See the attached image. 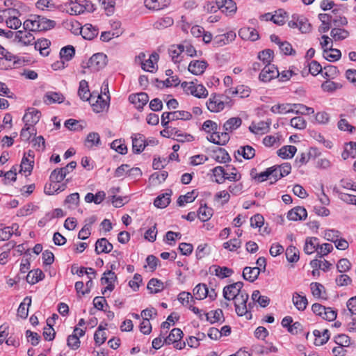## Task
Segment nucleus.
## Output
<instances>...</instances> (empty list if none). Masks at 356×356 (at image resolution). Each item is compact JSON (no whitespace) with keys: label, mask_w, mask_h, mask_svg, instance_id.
Returning a JSON list of instances; mask_svg holds the SVG:
<instances>
[{"label":"nucleus","mask_w":356,"mask_h":356,"mask_svg":"<svg viewBox=\"0 0 356 356\" xmlns=\"http://www.w3.org/2000/svg\"><path fill=\"white\" fill-rule=\"evenodd\" d=\"M168 177V172L163 171L161 172H154L149 177V181L153 185H157L164 181Z\"/></svg>","instance_id":"obj_63"},{"label":"nucleus","mask_w":356,"mask_h":356,"mask_svg":"<svg viewBox=\"0 0 356 356\" xmlns=\"http://www.w3.org/2000/svg\"><path fill=\"white\" fill-rule=\"evenodd\" d=\"M248 298V294L245 291H243L241 294L234 299L235 311L238 316H243L253 307L254 303L250 302L247 305Z\"/></svg>","instance_id":"obj_4"},{"label":"nucleus","mask_w":356,"mask_h":356,"mask_svg":"<svg viewBox=\"0 0 356 356\" xmlns=\"http://www.w3.org/2000/svg\"><path fill=\"white\" fill-rule=\"evenodd\" d=\"M183 336V332L179 328H174L171 330L169 335L164 339V342L167 344L174 343L179 341Z\"/></svg>","instance_id":"obj_47"},{"label":"nucleus","mask_w":356,"mask_h":356,"mask_svg":"<svg viewBox=\"0 0 356 356\" xmlns=\"http://www.w3.org/2000/svg\"><path fill=\"white\" fill-rule=\"evenodd\" d=\"M35 49L36 50H39L41 55L44 56H47L49 54V48L51 45V42L49 40L46 38H40L38 39L36 42H34Z\"/></svg>","instance_id":"obj_28"},{"label":"nucleus","mask_w":356,"mask_h":356,"mask_svg":"<svg viewBox=\"0 0 356 356\" xmlns=\"http://www.w3.org/2000/svg\"><path fill=\"white\" fill-rule=\"evenodd\" d=\"M330 35L334 41H340L347 38L349 35V32L344 29L334 27L332 29Z\"/></svg>","instance_id":"obj_49"},{"label":"nucleus","mask_w":356,"mask_h":356,"mask_svg":"<svg viewBox=\"0 0 356 356\" xmlns=\"http://www.w3.org/2000/svg\"><path fill=\"white\" fill-rule=\"evenodd\" d=\"M194 300H204L208 295V287L205 284L200 283L193 289Z\"/></svg>","instance_id":"obj_35"},{"label":"nucleus","mask_w":356,"mask_h":356,"mask_svg":"<svg viewBox=\"0 0 356 356\" xmlns=\"http://www.w3.org/2000/svg\"><path fill=\"white\" fill-rule=\"evenodd\" d=\"M213 176L216 177L215 181L218 184H223L225 181L226 170L222 166H216L212 169Z\"/></svg>","instance_id":"obj_58"},{"label":"nucleus","mask_w":356,"mask_h":356,"mask_svg":"<svg viewBox=\"0 0 356 356\" xmlns=\"http://www.w3.org/2000/svg\"><path fill=\"white\" fill-rule=\"evenodd\" d=\"M64 99L65 97L63 94L58 92L49 91L44 96V102L47 104L61 103Z\"/></svg>","instance_id":"obj_29"},{"label":"nucleus","mask_w":356,"mask_h":356,"mask_svg":"<svg viewBox=\"0 0 356 356\" xmlns=\"http://www.w3.org/2000/svg\"><path fill=\"white\" fill-rule=\"evenodd\" d=\"M296 22H298V28L302 33H309L311 31V24L308 19L303 15H298Z\"/></svg>","instance_id":"obj_56"},{"label":"nucleus","mask_w":356,"mask_h":356,"mask_svg":"<svg viewBox=\"0 0 356 356\" xmlns=\"http://www.w3.org/2000/svg\"><path fill=\"white\" fill-rule=\"evenodd\" d=\"M292 301L294 306L299 311H304L308 305L306 296H301L298 293H293Z\"/></svg>","instance_id":"obj_38"},{"label":"nucleus","mask_w":356,"mask_h":356,"mask_svg":"<svg viewBox=\"0 0 356 356\" xmlns=\"http://www.w3.org/2000/svg\"><path fill=\"white\" fill-rule=\"evenodd\" d=\"M310 289L312 295L316 298L326 299L327 298L323 295L325 294V287L323 284L318 282H312L310 284Z\"/></svg>","instance_id":"obj_45"},{"label":"nucleus","mask_w":356,"mask_h":356,"mask_svg":"<svg viewBox=\"0 0 356 356\" xmlns=\"http://www.w3.org/2000/svg\"><path fill=\"white\" fill-rule=\"evenodd\" d=\"M132 150L134 154L141 153L145 147L147 146L145 143V137L141 134H134L131 136Z\"/></svg>","instance_id":"obj_14"},{"label":"nucleus","mask_w":356,"mask_h":356,"mask_svg":"<svg viewBox=\"0 0 356 356\" xmlns=\"http://www.w3.org/2000/svg\"><path fill=\"white\" fill-rule=\"evenodd\" d=\"M243 286V283L242 282H237L225 286L223 289V297L227 300H234L243 291L241 290Z\"/></svg>","instance_id":"obj_7"},{"label":"nucleus","mask_w":356,"mask_h":356,"mask_svg":"<svg viewBox=\"0 0 356 356\" xmlns=\"http://www.w3.org/2000/svg\"><path fill=\"white\" fill-rule=\"evenodd\" d=\"M31 305V298L26 296L20 303L17 309V316L23 319H26L29 315V307Z\"/></svg>","instance_id":"obj_36"},{"label":"nucleus","mask_w":356,"mask_h":356,"mask_svg":"<svg viewBox=\"0 0 356 356\" xmlns=\"http://www.w3.org/2000/svg\"><path fill=\"white\" fill-rule=\"evenodd\" d=\"M27 30L28 29L16 31L14 40L22 43L23 45H30L33 44L35 37L31 32L27 31Z\"/></svg>","instance_id":"obj_17"},{"label":"nucleus","mask_w":356,"mask_h":356,"mask_svg":"<svg viewBox=\"0 0 356 356\" xmlns=\"http://www.w3.org/2000/svg\"><path fill=\"white\" fill-rule=\"evenodd\" d=\"M268 124L264 122H259L257 124H252L249 130L254 134H264L268 130Z\"/></svg>","instance_id":"obj_50"},{"label":"nucleus","mask_w":356,"mask_h":356,"mask_svg":"<svg viewBox=\"0 0 356 356\" xmlns=\"http://www.w3.org/2000/svg\"><path fill=\"white\" fill-rule=\"evenodd\" d=\"M228 94L232 95H238L241 98L247 97L250 94V89L243 85L238 86L236 88H230L228 90Z\"/></svg>","instance_id":"obj_51"},{"label":"nucleus","mask_w":356,"mask_h":356,"mask_svg":"<svg viewBox=\"0 0 356 356\" xmlns=\"http://www.w3.org/2000/svg\"><path fill=\"white\" fill-rule=\"evenodd\" d=\"M36 134V130L34 127H30L24 124V127L21 130L20 138L24 141H29L32 135Z\"/></svg>","instance_id":"obj_62"},{"label":"nucleus","mask_w":356,"mask_h":356,"mask_svg":"<svg viewBox=\"0 0 356 356\" xmlns=\"http://www.w3.org/2000/svg\"><path fill=\"white\" fill-rule=\"evenodd\" d=\"M214 269V274L216 276L218 277L220 279H224L231 276L234 271L232 269L223 266L220 267L219 266H212L210 269Z\"/></svg>","instance_id":"obj_48"},{"label":"nucleus","mask_w":356,"mask_h":356,"mask_svg":"<svg viewBox=\"0 0 356 356\" xmlns=\"http://www.w3.org/2000/svg\"><path fill=\"white\" fill-rule=\"evenodd\" d=\"M318 247V239L316 237H308L305 240L304 252L307 254H311L315 252H317Z\"/></svg>","instance_id":"obj_31"},{"label":"nucleus","mask_w":356,"mask_h":356,"mask_svg":"<svg viewBox=\"0 0 356 356\" xmlns=\"http://www.w3.org/2000/svg\"><path fill=\"white\" fill-rule=\"evenodd\" d=\"M242 124V120L239 117H233L228 119L223 124V131L222 133H227L229 135V133L233 132Z\"/></svg>","instance_id":"obj_22"},{"label":"nucleus","mask_w":356,"mask_h":356,"mask_svg":"<svg viewBox=\"0 0 356 356\" xmlns=\"http://www.w3.org/2000/svg\"><path fill=\"white\" fill-rule=\"evenodd\" d=\"M197 197V192L196 190H193L184 195H180L178 197L177 202L179 207H183L186 203L193 202Z\"/></svg>","instance_id":"obj_43"},{"label":"nucleus","mask_w":356,"mask_h":356,"mask_svg":"<svg viewBox=\"0 0 356 356\" xmlns=\"http://www.w3.org/2000/svg\"><path fill=\"white\" fill-rule=\"evenodd\" d=\"M129 101L134 104L135 107L141 111L144 106L146 105L149 101V96L145 92H140L138 94H131L129 96Z\"/></svg>","instance_id":"obj_13"},{"label":"nucleus","mask_w":356,"mask_h":356,"mask_svg":"<svg viewBox=\"0 0 356 356\" xmlns=\"http://www.w3.org/2000/svg\"><path fill=\"white\" fill-rule=\"evenodd\" d=\"M147 288L149 291L150 293H157L164 289V285L161 280L156 278H152L148 282Z\"/></svg>","instance_id":"obj_42"},{"label":"nucleus","mask_w":356,"mask_h":356,"mask_svg":"<svg viewBox=\"0 0 356 356\" xmlns=\"http://www.w3.org/2000/svg\"><path fill=\"white\" fill-rule=\"evenodd\" d=\"M166 116H169L170 118L172 119V120H190L192 118V114L186 111H175L172 112H169L166 114Z\"/></svg>","instance_id":"obj_41"},{"label":"nucleus","mask_w":356,"mask_h":356,"mask_svg":"<svg viewBox=\"0 0 356 356\" xmlns=\"http://www.w3.org/2000/svg\"><path fill=\"white\" fill-rule=\"evenodd\" d=\"M44 278V274L42 270L37 268L29 272L26 281L31 284H35Z\"/></svg>","instance_id":"obj_37"},{"label":"nucleus","mask_w":356,"mask_h":356,"mask_svg":"<svg viewBox=\"0 0 356 356\" xmlns=\"http://www.w3.org/2000/svg\"><path fill=\"white\" fill-rule=\"evenodd\" d=\"M238 35L245 40L256 41L259 39L257 31L252 27H243L238 31Z\"/></svg>","instance_id":"obj_20"},{"label":"nucleus","mask_w":356,"mask_h":356,"mask_svg":"<svg viewBox=\"0 0 356 356\" xmlns=\"http://www.w3.org/2000/svg\"><path fill=\"white\" fill-rule=\"evenodd\" d=\"M101 145L99 134L97 132H90L88 134L85 140V146L88 148L98 147Z\"/></svg>","instance_id":"obj_40"},{"label":"nucleus","mask_w":356,"mask_h":356,"mask_svg":"<svg viewBox=\"0 0 356 356\" xmlns=\"http://www.w3.org/2000/svg\"><path fill=\"white\" fill-rule=\"evenodd\" d=\"M78 95L83 101L90 102L91 99H95V92L91 93L89 90L88 83L86 80L79 82Z\"/></svg>","instance_id":"obj_18"},{"label":"nucleus","mask_w":356,"mask_h":356,"mask_svg":"<svg viewBox=\"0 0 356 356\" xmlns=\"http://www.w3.org/2000/svg\"><path fill=\"white\" fill-rule=\"evenodd\" d=\"M40 116L41 113L38 110L34 108H29L22 120L24 124L30 127H34V125L40 120Z\"/></svg>","instance_id":"obj_12"},{"label":"nucleus","mask_w":356,"mask_h":356,"mask_svg":"<svg viewBox=\"0 0 356 356\" xmlns=\"http://www.w3.org/2000/svg\"><path fill=\"white\" fill-rule=\"evenodd\" d=\"M208 65V63L204 60H193L190 62L188 70L194 75H201L204 72Z\"/></svg>","instance_id":"obj_15"},{"label":"nucleus","mask_w":356,"mask_h":356,"mask_svg":"<svg viewBox=\"0 0 356 356\" xmlns=\"http://www.w3.org/2000/svg\"><path fill=\"white\" fill-rule=\"evenodd\" d=\"M172 192L171 190L168 193L159 195L154 202V204L157 208H165L170 202V196Z\"/></svg>","instance_id":"obj_32"},{"label":"nucleus","mask_w":356,"mask_h":356,"mask_svg":"<svg viewBox=\"0 0 356 356\" xmlns=\"http://www.w3.org/2000/svg\"><path fill=\"white\" fill-rule=\"evenodd\" d=\"M71 15H81L84 12H92L94 10V6L90 1L88 0H79L70 6Z\"/></svg>","instance_id":"obj_6"},{"label":"nucleus","mask_w":356,"mask_h":356,"mask_svg":"<svg viewBox=\"0 0 356 356\" xmlns=\"http://www.w3.org/2000/svg\"><path fill=\"white\" fill-rule=\"evenodd\" d=\"M273 51L270 49H267L259 53L258 58L261 60L265 65H272L270 63L273 60Z\"/></svg>","instance_id":"obj_57"},{"label":"nucleus","mask_w":356,"mask_h":356,"mask_svg":"<svg viewBox=\"0 0 356 356\" xmlns=\"http://www.w3.org/2000/svg\"><path fill=\"white\" fill-rule=\"evenodd\" d=\"M207 321H209L211 324L221 321L223 318V313L222 309H218L215 311H211L209 313L204 314Z\"/></svg>","instance_id":"obj_55"},{"label":"nucleus","mask_w":356,"mask_h":356,"mask_svg":"<svg viewBox=\"0 0 356 356\" xmlns=\"http://www.w3.org/2000/svg\"><path fill=\"white\" fill-rule=\"evenodd\" d=\"M341 157L343 160L348 159L349 157H356V143L350 141L346 143L344 145V149L341 153Z\"/></svg>","instance_id":"obj_33"},{"label":"nucleus","mask_w":356,"mask_h":356,"mask_svg":"<svg viewBox=\"0 0 356 356\" xmlns=\"http://www.w3.org/2000/svg\"><path fill=\"white\" fill-rule=\"evenodd\" d=\"M287 17V13L282 9L275 12V14L270 16V20L277 25H283Z\"/></svg>","instance_id":"obj_54"},{"label":"nucleus","mask_w":356,"mask_h":356,"mask_svg":"<svg viewBox=\"0 0 356 356\" xmlns=\"http://www.w3.org/2000/svg\"><path fill=\"white\" fill-rule=\"evenodd\" d=\"M207 140L216 145H225L229 140V135L227 133L219 132L218 131L211 132V134L207 137Z\"/></svg>","instance_id":"obj_16"},{"label":"nucleus","mask_w":356,"mask_h":356,"mask_svg":"<svg viewBox=\"0 0 356 356\" xmlns=\"http://www.w3.org/2000/svg\"><path fill=\"white\" fill-rule=\"evenodd\" d=\"M95 97L96 98L95 102H94L95 99H91L90 102H89L92 111L96 113H100L107 111L109 108V101L103 99L102 94L97 93V96Z\"/></svg>","instance_id":"obj_11"},{"label":"nucleus","mask_w":356,"mask_h":356,"mask_svg":"<svg viewBox=\"0 0 356 356\" xmlns=\"http://www.w3.org/2000/svg\"><path fill=\"white\" fill-rule=\"evenodd\" d=\"M178 300L185 307H188L191 303H195V300L190 292L182 291L179 293Z\"/></svg>","instance_id":"obj_60"},{"label":"nucleus","mask_w":356,"mask_h":356,"mask_svg":"<svg viewBox=\"0 0 356 356\" xmlns=\"http://www.w3.org/2000/svg\"><path fill=\"white\" fill-rule=\"evenodd\" d=\"M204 10L208 13H215L220 10L225 15H232L237 10L236 4L233 0H216L208 2L204 6Z\"/></svg>","instance_id":"obj_2"},{"label":"nucleus","mask_w":356,"mask_h":356,"mask_svg":"<svg viewBox=\"0 0 356 356\" xmlns=\"http://www.w3.org/2000/svg\"><path fill=\"white\" fill-rule=\"evenodd\" d=\"M106 55L103 53H97L91 56L87 65L91 71H99L106 66Z\"/></svg>","instance_id":"obj_5"},{"label":"nucleus","mask_w":356,"mask_h":356,"mask_svg":"<svg viewBox=\"0 0 356 356\" xmlns=\"http://www.w3.org/2000/svg\"><path fill=\"white\" fill-rule=\"evenodd\" d=\"M307 210L302 207H296L291 209L287 213V218L289 220H302L307 218Z\"/></svg>","instance_id":"obj_19"},{"label":"nucleus","mask_w":356,"mask_h":356,"mask_svg":"<svg viewBox=\"0 0 356 356\" xmlns=\"http://www.w3.org/2000/svg\"><path fill=\"white\" fill-rule=\"evenodd\" d=\"M159 58L158 54H152L147 60L141 63L142 69L147 72H153L155 70L154 65L157 63Z\"/></svg>","instance_id":"obj_30"},{"label":"nucleus","mask_w":356,"mask_h":356,"mask_svg":"<svg viewBox=\"0 0 356 356\" xmlns=\"http://www.w3.org/2000/svg\"><path fill=\"white\" fill-rule=\"evenodd\" d=\"M197 214L201 221L206 222L213 216V209L211 207H208L206 204L204 206L201 205L197 210Z\"/></svg>","instance_id":"obj_44"},{"label":"nucleus","mask_w":356,"mask_h":356,"mask_svg":"<svg viewBox=\"0 0 356 356\" xmlns=\"http://www.w3.org/2000/svg\"><path fill=\"white\" fill-rule=\"evenodd\" d=\"M117 280V275L112 270L105 271L100 280L102 285L107 286L102 289V293L104 295L107 291H112L115 289V282Z\"/></svg>","instance_id":"obj_8"},{"label":"nucleus","mask_w":356,"mask_h":356,"mask_svg":"<svg viewBox=\"0 0 356 356\" xmlns=\"http://www.w3.org/2000/svg\"><path fill=\"white\" fill-rule=\"evenodd\" d=\"M279 76L280 72L275 65H266L259 74V79L261 81L268 82Z\"/></svg>","instance_id":"obj_10"},{"label":"nucleus","mask_w":356,"mask_h":356,"mask_svg":"<svg viewBox=\"0 0 356 356\" xmlns=\"http://www.w3.org/2000/svg\"><path fill=\"white\" fill-rule=\"evenodd\" d=\"M261 268L259 267H245L243 271V277L250 282H254L259 275Z\"/></svg>","instance_id":"obj_26"},{"label":"nucleus","mask_w":356,"mask_h":356,"mask_svg":"<svg viewBox=\"0 0 356 356\" xmlns=\"http://www.w3.org/2000/svg\"><path fill=\"white\" fill-rule=\"evenodd\" d=\"M56 25V22L54 20L38 15H31L23 24L24 29L38 32L51 30L54 29Z\"/></svg>","instance_id":"obj_1"},{"label":"nucleus","mask_w":356,"mask_h":356,"mask_svg":"<svg viewBox=\"0 0 356 356\" xmlns=\"http://www.w3.org/2000/svg\"><path fill=\"white\" fill-rule=\"evenodd\" d=\"M237 153L247 160L251 159L255 156L254 149L250 145L240 147Z\"/></svg>","instance_id":"obj_53"},{"label":"nucleus","mask_w":356,"mask_h":356,"mask_svg":"<svg viewBox=\"0 0 356 356\" xmlns=\"http://www.w3.org/2000/svg\"><path fill=\"white\" fill-rule=\"evenodd\" d=\"M105 328L102 325H99L94 334V340L97 346L103 344L106 340V336L104 330Z\"/></svg>","instance_id":"obj_61"},{"label":"nucleus","mask_w":356,"mask_h":356,"mask_svg":"<svg viewBox=\"0 0 356 356\" xmlns=\"http://www.w3.org/2000/svg\"><path fill=\"white\" fill-rule=\"evenodd\" d=\"M270 111L273 113L286 114L293 113V104H275L270 108Z\"/></svg>","instance_id":"obj_39"},{"label":"nucleus","mask_w":356,"mask_h":356,"mask_svg":"<svg viewBox=\"0 0 356 356\" xmlns=\"http://www.w3.org/2000/svg\"><path fill=\"white\" fill-rule=\"evenodd\" d=\"M231 102L228 97L215 94L209 99L207 106L211 112L218 113L222 111L226 106L230 108L232 105Z\"/></svg>","instance_id":"obj_3"},{"label":"nucleus","mask_w":356,"mask_h":356,"mask_svg":"<svg viewBox=\"0 0 356 356\" xmlns=\"http://www.w3.org/2000/svg\"><path fill=\"white\" fill-rule=\"evenodd\" d=\"M212 158L220 163H225L231 161L228 152L222 147H216L213 150Z\"/></svg>","instance_id":"obj_25"},{"label":"nucleus","mask_w":356,"mask_h":356,"mask_svg":"<svg viewBox=\"0 0 356 356\" xmlns=\"http://www.w3.org/2000/svg\"><path fill=\"white\" fill-rule=\"evenodd\" d=\"M79 202V194L78 193H74L66 197L64 204L67 205L68 208H72L77 206Z\"/></svg>","instance_id":"obj_64"},{"label":"nucleus","mask_w":356,"mask_h":356,"mask_svg":"<svg viewBox=\"0 0 356 356\" xmlns=\"http://www.w3.org/2000/svg\"><path fill=\"white\" fill-rule=\"evenodd\" d=\"M75 54V49L72 45H67L63 47L60 51V56L61 59L70 61L72 59Z\"/></svg>","instance_id":"obj_52"},{"label":"nucleus","mask_w":356,"mask_h":356,"mask_svg":"<svg viewBox=\"0 0 356 356\" xmlns=\"http://www.w3.org/2000/svg\"><path fill=\"white\" fill-rule=\"evenodd\" d=\"M70 179H66L65 182L59 184L57 182L50 181L49 184H46L44 186V193L47 195H54L55 193L63 191L66 187L67 184L69 183Z\"/></svg>","instance_id":"obj_21"},{"label":"nucleus","mask_w":356,"mask_h":356,"mask_svg":"<svg viewBox=\"0 0 356 356\" xmlns=\"http://www.w3.org/2000/svg\"><path fill=\"white\" fill-rule=\"evenodd\" d=\"M113 248V245L106 238H102L96 241L95 251L97 254L109 253Z\"/></svg>","instance_id":"obj_23"},{"label":"nucleus","mask_w":356,"mask_h":356,"mask_svg":"<svg viewBox=\"0 0 356 356\" xmlns=\"http://www.w3.org/2000/svg\"><path fill=\"white\" fill-rule=\"evenodd\" d=\"M184 52L183 45L181 44L172 45L168 49L169 56L175 63L181 62V54Z\"/></svg>","instance_id":"obj_27"},{"label":"nucleus","mask_w":356,"mask_h":356,"mask_svg":"<svg viewBox=\"0 0 356 356\" xmlns=\"http://www.w3.org/2000/svg\"><path fill=\"white\" fill-rule=\"evenodd\" d=\"M80 33L84 39L91 40L98 35L99 31L92 25L86 24L81 28Z\"/></svg>","instance_id":"obj_24"},{"label":"nucleus","mask_w":356,"mask_h":356,"mask_svg":"<svg viewBox=\"0 0 356 356\" xmlns=\"http://www.w3.org/2000/svg\"><path fill=\"white\" fill-rule=\"evenodd\" d=\"M285 254L289 262H297L299 259V251L295 246H289L286 250Z\"/></svg>","instance_id":"obj_59"},{"label":"nucleus","mask_w":356,"mask_h":356,"mask_svg":"<svg viewBox=\"0 0 356 356\" xmlns=\"http://www.w3.org/2000/svg\"><path fill=\"white\" fill-rule=\"evenodd\" d=\"M341 56L340 50L334 49L332 47L323 50V57L329 61H337Z\"/></svg>","instance_id":"obj_46"},{"label":"nucleus","mask_w":356,"mask_h":356,"mask_svg":"<svg viewBox=\"0 0 356 356\" xmlns=\"http://www.w3.org/2000/svg\"><path fill=\"white\" fill-rule=\"evenodd\" d=\"M34 157L35 154L33 151L29 150L24 152L20 164L19 172H28V175H30L33 169Z\"/></svg>","instance_id":"obj_9"},{"label":"nucleus","mask_w":356,"mask_h":356,"mask_svg":"<svg viewBox=\"0 0 356 356\" xmlns=\"http://www.w3.org/2000/svg\"><path fill=\"white\" fill-rule=\"evenodd\" d=\"M297 152V148L293 145H284L277 150V155L283 159H291Z\"/></svg>","instance_id":"obj_34"}]
</instances>
